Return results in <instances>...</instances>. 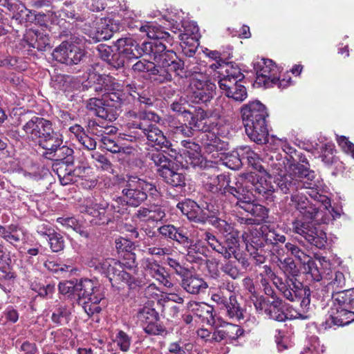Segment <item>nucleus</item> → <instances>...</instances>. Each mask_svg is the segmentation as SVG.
<instances>
[{
  "mask_svg": "<svg viewBox=\"0 0 354 354\" xmlns=\"http://www.w3.org/2000/svg\"><path fill=\"white\" fill-rule=\"evenodd\" d=\"M310 201L306 195L292 196L290 202L299 212L300 216L310 221L296 220L292 223V230L296 234L301 235L304 239L319 249L324 248L327 242L326 232L316 225L328 224L331 216L329 214H322L321 203Z\"/></svg>",
  "mask_w": 354,
  "mask_h": 354,
  "instance_id": "obj_1",
  "label": "nucleus"
},
{
  "mask_svg": "<svg viewBox=\"0 0 354 354\" xmlns=\"http://www.w3.org/2000/svg\"><path fill=\"white\" fill-rule=\"evenodd\" d=\"M131 122H127L128 128L137 130L136 133L142 138H146L147 144L157 150L166 152L173 158H176L177 150L173 148L171 141L165 136L162 130L156 126L161 117L155 112H133L129 114Z\"/></svg>",
  "mask_w": 354,
  "mask_h": 354,
  "instance_id": "obj_2",
  "label": "nucleus"
},
{
  "mask_svg": "<svg viewBox=\"0 0 354 354\" xmlns=\"http://www.w3.org/2000/svg\"><path fill=\"white\" fill-rule=\"evenodd\" d=\"M58 289L61 294L67 295L81 306L89 317L101 311L99 303L102 295L97 282L88 279H82L75 283L66 281L59 282Z\"/></svg>",
  "mask_w": 354,
  "mask_h": 354,
  "instance_id": "obj_3",
  "label": "nucleus"
},
{
  "mask_svg": "<svg viewBox=\"0 0 354 354\" xmlns=\"http://www.w3.org/2000/svg\"><path fill=\"white\" fill-rule=\"evenodd\" d=\"M306 165H306L300 162L290 165L286 174L279 175L274 178L276 191L290 194L291 198L302 195L298 193L300 189H309V191L315 189L314 187L317 186L315 181L316 175Z\"/></svg>",
  "mask_w": 354,
  "mask_h": 354,
  "instance_id": "obj_4",
  "label": "nucleus"
},
{
  "mask_svg": "<svg viewBox=\"0 0 354 354\" xmlns=\"http://www.w3.org/2000/svg\"><path fill=\"white\" fill-rule=\"evenodd\" d=\"M245 133L251 140L262 145L268 142L267 118L268 113L264 104L259 101L250 102L241 109Z\"/></svg>",
  "mask_w": 354,
  "mask_h": 354,
  "instance_id": "obj_5",
  "label": "nucleus"
},
{
  "mask_svg": "<svg viewBox=\"0 0 354 354\" xmlns=\"http://www.w3.org/2000/svg\"><path fill=\"white\" fill-rule=\"evenodd\" d=\"M122 196L115 199L118 204L138 207L148 198V194L157 196L156 185L136 176H129L120 183Z\"/></svg>",
  "mask_w": 354,
  "mask_h": 354,
  "instance_id": "obj_6",
  "label": "nucleus"
},
{
  "mask_svg": "<svg viewBox=\"0 0 354 354\" xmlns=\"http://www.w3.org/2000/svg\"><path fill=\"white\" fill-rule=\"evenodd\" d=\"M28 138L37 140L42 149H50L58 145L59 133L54 130L51 121L33 116L22 127Z\"/></svg>",
  "mask_w": 354,
  "mask_h": 354,
  "instance_id": "obj_7",
  "label": "nucleus"
},
{
  "mask_svg": "<svg viewBox=\"0 0 354 354\" xmlns=\"http://www.w3.org/2000/svg\"><path fill=\"white\" fill-rule=\"evenodd\" d=\"M158 57L157 64L153 63L149 77L152 81L158 84L171 82L173 74L180 77H187L185 63L175 53H168Z\"/></svg>",
  "mask_w": 354,
  "mask_h": 354,
  "instance_id": "obj_8",
  "label": "nucleus"
},
{
  "mask_svg": "<svg viewBox=\"0 0 354 354\" xmlns=\"http://www.w3.org/2000/svg\"><path fill=\"white\" fill-rule=\"evenodd\" d=\"M204 239L213 250L220 254L223 258L230 259L232 257H234L243 269L250 266L247 255L241 252L240 242L237 237L230 235L223 241H220L214 235L206 232L204 234Z\"/></svg>",
  "mask_w": 354,
  "mask_h": 354,
  "instance_id": "obj_9",
  "label": "nucleus"
},
{
  "mask_svg": "<svg viewBox=\"0 0 354 354\" xmlns=\"http://www.w3.org/2000/svg\"><path fill=\"white\" fill-rule=\"evenodd\" d=\"M282 270L286 276L285 282L277 278L274 283L286 299L294 300L299 295L303 288V283L297 279L300 271L295 262L290 258H286L281 262Z\"/></svg>",
  "mask_w": 354,
  "mask_h": 354,
  "instance_id": "obj_10",
  "label": "nucleus"
},
{
  "mask_svg": "<svg viewBox=\"0 0 354 354\" xmlns=\"http://www.w3.org/2000/svg\"><path fill=\"white\" fill-rule=\"evenodd\" d=\"M120 261L115 259H107L100 263V270L114 286L113 282H123L130 288L134 289L142 285V280L122 270Z\"/></svg>",
  "mask_w": 354,
  "mask_h": 354,
  "instance_id": "obj_11",
  "label": "nucleus"
},
{
  "mask_svg": "<svg viewBox=\"0 0 354 354\" xmlns=\"http://www.w3.org/2000/svg\"><path fill=\"white\" fill-rule=\"evenodd\" d=\"M88 25L83 28V30L89 37L90 42L93 43L110 39L120 30L119 23L109 18L100 19L95 27H90Z\"/></svg>",
  "mask_w": 354,
  "mask_h": 354,
  "instance_id": "obj_12",
  "label": "nucleus"
},
{
  "mask_svg": "<svg viewBox=\"0 0 354 354\" xmlns=\"http://www.w3.org/2000/svg\"><path fill=\"white\" fill-rule=\"evenodd\" d=\"M53 58L62 64L72 66L79 64L86 55L85 50L68 41H63L53 51Z\"/></svg>",
  "mask_w": 354,
  "mask_h": 354,
  "instance_id": "obj_13",
  "label": "nucleus"
},
{
  "mask_svg": "<svg viewBox=\"0 0 354 354\" xmlns=\"http://www.w3.org/2000/svg\"><path fill=\"white\" fill-rule=\"evenodd\" d=\"M266 245H268L262 227L251 230L245 249L256 265H261L266 261Z\"/></svg>",
  "mask_w": 354,
  "mask_h": 354,
  "instance_id": "obj_14",
  "label": "nucleus"
},
{
  "mask_svg": "<svg viewBox=\"0 0 354 354\" xmlns=\"http://www.w3.org/2000/svg\"><path fill=\"white\" fill-rule=\"evenodd\" d=\"M144 331L149 335H162L165 331V327L160 322L159 313L149 307L141 308L137 314Z\"/></svg>",
  "mask_w": 354,
  "mask_h": 354,
  "instance_id": "obj_15",
  "label": "nucleus"
},
{
  "mask_svg": "<svg viewBox=\"0 0 354 354\" xmlns=\"http://www.w3.org/2000/svg\"><path fill=\"white\" fill-rule=\"evenodd\" d=\"M201 143L205 153L210 156L213 161L218 162L221 156L229 149V143L221 140L214 133L208 132L202 135Z\"/></svg>",
  "mask_w": 354,
  "mask_h": 354,
  "instance_id": "obj_16",
  "label": "nucleus"
},
{
  "mask_svg": "<svg viewBox=\"0 0 354 354\" xmlns=\"http://www.w3.org/2000/svg\"><path fill=\"white\" fill-rule=\"evenodd\" d=\"M100 81L108 86L106 96L104 100L110 102L111 104L116 105L129 106V100L127 93L122 89V85L116 81L112 76H99Z\"/></svg>",
  "mask_w": 354,
  "mask_h": 354,
  "instance_id": "obj_17",
  "label": "nucleus"
},
{
  "mask_svg": "<svg viewBox=\"0 0 354 354\" xmlns=\"http://www.w3.org/2000/svg\"><path fill=\"white\" fill-rule=\"evenodd\" d=\"M354 322V311L350 310L333 301V305L328 312L325 328L333 326H343Z\"/></svg>",
  "mask_w": 354,
  "mask_h": 354,
  "instance_id": "obj_18",
  "label": "nucleus"
},
{
  "mask_svg": "<svg viewBox=\"0 0 354 354\" xmlns=\"http://www.w3.org/2000/svg\"><path fill=\"white\" fill-rule=\"evenodd\" d=\"M86 108L96 116L110 122L115 120L118 116L116 105L111 104L106 100L91 98L87 102Z\"/></svg>",
  "mask_w": 354,
  "mask_h": 354,
  "instance_id": "obj_19",
  "label": "nucleus"
},
{
  "mask_svg": "<svg viewBox=\"0 0 354 354\" xmlns=\"http://www.w3.org/2000/svg\"><path fill=\"white\" fill-rule=\"evenodd\" d=\"M158 231L164 238L178 242L183 246H194L192 233L184 227H176L174 225H164L158 227Z\"/></svg>",
  "mask_w": 354,
  "mask_h": 354,
  "instance_id": "obj_20",
  "label": "nucleus"
},
{
  "mask_svg": "<svg viewBox=\"0 0 354 354\" xmlns=\"http://www.w3.org/2000/svg\"><path fill=\"white\" fill-rule=\"evenodd\" d=\"M216 84L210 81H196L192 87L190 100L193 103L207 106L214 95Z\"/></svg>",
  "mask_w": 354,
  "mask_h": 354,
  "instance_id": "obj_21",
  "label": "nucleus"
},
{
  "mask_svg": "<svg viewBox=\"0 0 354 354\" xmlns=\"http://www.w3.org/2000/svg\"><path fill=\"white\" fill-rule=\"evenodd\" d=\"M176 207L192 222L205 223L207 218L209 217L201 206L191 199L179 202Z\"/></svg>",
  "mask_w": 354,
  "mask_h": 354,
  "instance_id": "obj_22",
  "label": "nucleus"
},
{
  "mask_svg": "<svg viewBox=\"0 0 354 354\" xmlns=\"http://www.w3.org/2000/svg\"><path fill=\"white\" fill-rule=\"evenodd\" d=\"M156 99L151 95L148 90H143L142 88L133 100L132 105L125 108L124 116L128 122H131V117L129 114L133 112H153L152 111L147 110V108L153 106Z\"/></svg>",
  "mask_w": 354,
  "mask_h": 354,
  "instance_id": "obj_23",
  "label": "nucleus"
},
{
  "mask_svg": "<svg viewBox=\"0 0 354 354\" xmlns=\"http://www.w3.org/2000/svg\"><path fill=\"white\" fill-rule=\"evenodd\" d=\"M218 84L222 93L229 98L237 102H243L247 98L246 88L241 84V81L218 80Z\"/></svg>",
  "mask_w": 354,
  "mask_h": 354,
  "instance_id": "obj_24",
  "label": "nucleus"
},
{
  "mask_svg": "<svg viewBox=\"0 0 354 354\" xmlns=\"http://www.w3.org/2000/svg\"><path fill=\"white\" fill-rule=\"evenodd\" d=\"M114 45L127 60L138 59L142 56V44L139 45L131 37L119 38Z\"/></svg>",
  "mask_w": 354,
  "mask_h": 354,
  "instance_id": "obj_25",
  "label": "nucleus"
},
{
  "mask_svg": "<svg viewBox=\"0 0 354 354\" xmlns=\"http://www.w3.org/2000/svg\"><path fill=\"white\" fill-rule=\"evenodd\" d=\"M73 165L74 162L68 163L61 160H55L53 163L52 169L57 175L62 185L73 183L75 178L79 175L77 169L73 168Z\"/></svg>",
  "mask_w": 354,
  "mask_h": 354,
  "instance_id": "obj_26",
  "label": "nucleus"
},
{
  "mask_svg": "<svg viewBox=\"0 0 354 354\" xmlns=\"http://www.w3.org/2000/svg\"><path fill=\"white\" fill-rule=\"evenodd\" d=\"M268 245L272 246V250L276 252L278 256H283L285 250L281 245L286 243V237L278 230L270 225H263L261 226Z\"/></svg>",
  "mask_w": 354,
  "mask_h": 354,
  "instance_id": "obj_27",
  "label": "nucleus"
},
{
  "mask_svg": "<svg viewBox=\"0 0 354 354\" xmlns=\"http://www.w3.org/2000/svg\"><path fill=\"white\" fill-rule=\"evenodd\" d=\"M275 66L271 59H261L254 64V69L257 73V81L259 84L263 83L266 87H270L272 78L274 77L272 72Z\"/></svg>",
  "mask_w": 354,
  "mask_h": 354,
  "instance_id": "obj_28",
  "label": "nucleus"
},
{
  "mask_svg": "<svg viewBox=\"0 0 354 354\" xmlns=\"http://www.w3.org/2000/svg\"><path fill=\"white\" fill-rule=\"evenodd\" d=\"M204 176H207L206 180L203 181L205 189L213 194H226V189L230 183L229 176L225 174L208 175L205 173Z\"/></svg>",
  "mask_w": 354,
  "mask_h": 354,
  "instance_id": "obj_29",
  "label": "nucleus"
},
{
  "mask_svg": "<svg viewBox=\"0 0 354 354\" xmlns=\"http://www.w3.org/2000/svg\"><path fill=\"white\" fill-rule=\"evenodd\" d=\"M180 286L187 292L192 295H198L208 288V284L197 274H193L188 272L181 278Z\"/></svg>",
  "mask_w": 354,
  "mask_h": 354,
  "instance_id": "obj_30",
  "label": "nucleus"
},
{
  "mask_svg": "<svg viewBox=\"0 0 354 354\" xmlns=\"http://www.w3.org/2000/svg\"><path fill=\"white\" fill-rule=\"evenodd\" d=\"M108 207L109 204L106 202L100 203L88 202L86 206L81 210V212L93 217V219L90 221L91 224L102 225L107 221L105 214Z\"/></svg>",
  "mask_w": 354,
  "mask_h": 354,
  "instance_id": "obj_31",
  "label": "nucleus"
},
{
  "mask_svg": "<svg viewBox=\"0 0 354 354\" xmlns=\"http://www.w3.org/2000/svg\"><path fill=\"white\" fill-rule=\"evenodd\" d=\"M159 176L166 184L172 187L183 188L186 185L185 174L179 169H176L174 165L163 169Z\"/></svg>",
  "mask_w": 354,
  "mask_h": 354,
  "instance_id": "obj_32",
  "label": "nucleus"
},
{
  "mask_svg": "<svg viewBox=\"0 0 354 354\" xmlns=\"http://www.w3.org/2000/svg\"><path fill=\"white\" fill-rule=\"evenodd\" d=\"M59 138L58 145L50 149H44L46 151V154L55 157V160L66 161L68 163L74 162L73 149L63 145V136L61 133H59Z\"/></svg>",
  "mask_w": 354,
  "mask_h": 354,
  "instance_id": "obj_33",
  "label": "nucleus"
},
{
  "mask_svg": "<svg viewBox=\"0 0 354 354\" xmlns=\"http://www.w3.org/2000/svg\"><path fill=\"white\" fill-rule=\"evenodd\" d=\"M192 311L203 321L214 327L218 326L217 319L214 314V308L205 303L194 302L192 304Z\"/></svg>",
  "mask_w": 354,
  "mask_h": 354,
  "instance_id": "obj_34",
  "label": "nucleus"
},
{
  "mask_svg": "<svg viewBox=\"0 0 354 354\" xmlns=\"http://www.w3.org/2000/svg\"><path fill=\"white\" fill-rule=\"evenodd\" d=\"M167 44L163 41L153 40L142 42V55H149L153 57L154 61L158 62V57L168 53H174L171 50H167Z\"/></svg>",
  "mask_w": 354,
  "mask_h": 354,
  "instance_id": "obj_35",
  "label": "nucleus"
},
{
  "mask_svg": "<svg viewBox=\"0 0 354 354\" xmlns=\"http://www.w3.org/2000/svg\"><path fill=\"white\" fill-rule=\"evenodd\" d=\"M307 194L311 198V199H314L315 201L321 203V205L323 207L322 214H329L331 216L330 220L328 221V223L335 219L336 218L340 216V213L338 211L335 210L334 208H331V209H329V207H331V205L330 200L328 196L319 194L316 189L308 191Z\"/></svg>",
  "mask_w": 354,
  "mask_h": 354,
  "instance_id": "obj_36",
  "label": "nucleus"
},
{
  "mask_svg": "<svg viewBox=\"0 0 354 354\" xmlns=\"http://www.w3.org/2000/svg\"><path fill=\"white\" fill-rule=\"evenodd\" d=\"M223 310H225V315L234 321H240L244 318L245 310L239 303L236 297L231 292L230 293V300Z\"/></svg>",
  "mask_w": 354,
  "mask_h": 354,
  "instance_id": "obj_37",
  "label": "nucleus"
},
{
  "mask_svg": "<svg viewBox=\"0 0 354 354\" xmlns=\"http://www.w3.org/2000/svg\"><path fill=\"white\" fill-rule=\"evenodd\" d=\"M62 13L65 17L73 20V23H75L76 26H79L82 29L86 26L87 24H90L91 21H93V15L90 17L88 13L80 14L77 12L75 9L70 6H66L62 10Z\"/></svg>",
  "mask_w": 354,
  "mask_h": 354,
  "instance_id": "obj_38",
  "label": "nucleus"
},
{
  "mask_svg": "<svg viewBox=\"0 0 354 354\" xmlns=\"http://www.w3.org/2000/svg\"><path fill=\"white\" fill-rule=\"evenodd\" d=\"M251 190L254 191L259 196H262L265 200L268 201H273V193L274 189L270 183H268L266 179L262 177L257 178V182L252 183Z\"/></svg>",
  "mask_w": 354,
  "mask_h": 354,
  "instance_id": "obj_39",
  "label": "nucleus"
},
{
  "mask_svg": "<svg viewBox=\"0 0 354 354\" xmlns=\"http://www.w3.org/2000/svg\"><path fill=\"white\" fill-rule=\"evenodd\" d=\"M283 308L282 299L277 297L270 301L265 313L270 319L278 322H283L287 319V316L283 312Z\"/></svg>",
  "mask_w": 354,
  "mask_h": 354,
  "instance_id": "obj_40",
  "label": "nucleus"
},
{
  "mask_svg": "<svg viewBox=\"0 0 354 354\" xmlns=\"http://www.w3.org/2000/svg\"><path fill=\"white\" fill-rule=\"evenodd\" d=\"M223 66L222 69L223 70L218 71L219 80L241 81L244 78V75L235 63L225 62Z\"/></svg>",
  "mask_w": 354,
  "mask_h": 354,
  "instance_id": "obj_41",
  "label": "nucleus"
},
{
  "mask_svg": "<svg viewBox=\"0 0 354 354\" xmlns=\"http://www.w3.org/2000/svg\"><path fill=\"white\" fill-rule=\"evenodd\" d=\"M212 114L213 113H210L209 111L204 110L203 106H201L196 109L194 114L191 112V115L189 116V118H190L189 124V125H193L198 131L206 132L208 129V127L205 125L203 120Z\"/></svg>",
  "mask_w": 354,
  "mask_h": 354,
  "instance_id": "obj_42",
  "label": "nucleus"
},
{
  "mask_svg": "<svg viewBox=\"0 0 354 354\" xmlns=\"http://www.w3.org/2000/svg\"><path fill=\"white\" fill-rule=\"evenodd\" d=\"M334 302L352 310L354 308V288L342 290L332 295Z\"/></svg>",
  "mask_w": 354,
  "mask_h": 354,
  "instance_id": "obj_43",
  "label": "nucleus"
},
{
  "mask_svg": "<svg viewBox=\"0 0 354 354\" xmlns=\"http://www.w3.org/2000/svg\"><path fill=\"white\" fill-rule=\"evenodd\" d=\"M219 161L233 170L239 169L243 164L239 149L230 153H226V151H225V153H223L218 160V162Z\"/></svg>",
  "mask_w": 354,
  "mask_h": 354,
  "instance_id": "obj_44",
  "label": "nucleus"
},
{
  "mask_svg": "<svg viewBox=\"0 0 354 354\" xmlns=\"http://www.w3.org/2000/svg\"><path fill=\"white\" fill-rule=\"evenodd\" d=\"M178 37L181 41L180 46L183 53L187 57H192L199 46V38L195 36L189 37L186 35H179Z\"/></svg>",
  "mask_w": 354,
  "mask_h": 354,
  "instance_id": "obj_45",
  "label": "nucleus"
},
{
  "mask_svg": "<svg viewBox=\"0 0 354 354\" xmlns=\"http://www.w3.org/2000/svg\"><path fill=\"white\" fill-rule=\"evenodd\" d=\"M149 158L158 167L157 173L160 175L165 169H168L174 165V162L169 159L163 153L156 152L149 155Z\"/></svg>",
  "mask_w": 354,
  "mask_h": 354,
  "instance_id": "obj_46",
  "label": "nucleus"
},
{
  "mask_svg": "<svg viewBox=\"0 0 354 354\" xmlns=\"http://www.w3.org/2000/svg\"><path fill=\"white\" fill-rule=\"evenodd\" d=\"M2 5L10 12L16 13L18 17L24 18V14L26 17H28L26 12H30L19 0H4Z\"/></svg>",
  "mask_w": 354,
  "mask_h": 354,
  "instance_id": "obj_47",
  "label": "nucleus"
},
{
  "mask_svg": "<svg viewBox=\"0 0 354 354\" xmlns=\"http://www.w3.org/2000/svg\"><path fill=\"white\" fill-rule=\"evenodd\" d=\"M99 141L101 142V147L113 153H116L120 151V145L118 144L115 139L112 138L106 132H100Z\"/></svg>",
  "mask_w": 354,
  "mask_h": 354,
  "instance_id": "obj_48",
  "label": "nucleus"
},
{
  "mask_svg": "<svg viewBox=\"0 0 354 354\" xmlns=\"http://www.w3.org/2000/svg\"><path fill=\"white\" fill-rule=\"evenodd\" d=\"M189 104L188 102L184 97H179L177 100H175L171 104L170 109L172 111L178 113V115H182L184 118H187L189 119V116L191 115V111L189 110Z\"/></svg>",
  "mask_w": 354,
  "mask_h": 354,
  "instance_id": "obj_49",
  "label": "nucleus"
},
{
  "mask_svg": "<svg viewBox=\"0 0 354 354\" xmlns=\"http://www.w3.org/2000/svg\"><path fill=\"white\" fill-rule=\"evenodd\" d=\"M330 279L331 281L328 283L327 287L328 288L332 289V295L335 292H342V290H341L344 288L346 285L344 274L342 272L337 271L331 275Z\"/></svg>",
  "mask_w": 354,
  "mask_h": 354,
  "instance_id": "obj_50",
  "label": "nucleus"
},
{
  "mask_svg": "<svg viewBox=\"0 0 354 354\" xmlns=\"http://www.w3.org/2000/svg\"><path fill=\"white\" fill-rule=\"evenodd\" d=\"M335 150L334 147L330 144H326L322 149L321 158L322 162L326 166H331L338 162V158L335 156Z\"/></svg>",
  "mask_w": 354,
  "mask_h": 354,
  "instance_id": "obj_51",
  "label": "nucleus"
},
{
  "mask_svg": "<svg viewBox=\"0 0 354 354\" xmlns=\"http://www.w3.org/2000/svg\"><path fill=\"white\" fill-rule=\"evenodd\" d=\"M43 234L47 236L50 249L53 252H58L64 249V240L61 234L57 232Z\"/></svg>",
  "mask_w": 354,
  "mask_h": 354,
  "instance_id": "obj_52",
  "label": "nucleus"
},
{
  "mask_svg": "<svg viewBox=\"0 0 354 354\" xmlns=\"http://www.w3.org/2000/svg\"><path fill=\"white\" fill-rule=\"evenodd\" d=\"M221 270L233 279H239L242 275L236 261H227L222 265Z\"/></svg>",
  "mask_w": 354,
  "mask_h": 354,
  "instance_id": "obj_53",
  "label": "nucleus"
},
{
  "mask_svg": "<svg viewBox=\"0 0 354 354\" xmlns=\"http://www.w3.org/2000/svg\"><path fill=\"white\" fill-rule=\"evenodd\" d=\"M70 312L65 306L58 307L52 315V321L57 324H67L69 321Z\"/></svg>",
  "mask_w": 354,
  "mask_h": 354,
  "instance_id": "obj_54",
  "label": "nucleus"
},
{
  "mask_svg": "<svg viewBox=\"0 0 354 354\" xmlns=\"http://www.w3.org/2000/svg\"><path fill=\"white\" fill-rule=\"evenodd\" d=\"M148 37L153 40L164 41L169 44H171L173 42V37L169 32L163 31L156 26H153L152 30L149 31L148 33Z\"/></svg>",
  "mask_w": 354,
  "mask_h": 354,
  "instance_id": "obj_55",
  "label": "nucleus"
},
{
  "mask_svg": "<svg viewBox=\"0 0 354 354\" xmlns=\"http://www.w3.org/2000/svg\"><path fill=\"white\" fill-rule=\"evenodd\" d=\"M306 266L307 267L305 268L306 270L311 275L314 281L318 282L326 277H324V273L321 271L320 267L314 260L312 259L311 261H308Z\"/></svg>",
  "mask_w": 354,
  "mask_h": 354,
  "instance_id": "obj_56",
  "label": "nucleus"
},
{
  "mask_svg": "<svg viewBox=\"0 0 354 354\" xmlns=\"http://www.w3.org/2000/svg\"><path fill=\"white\" fill-rule=\"evenodd\" d=\"M127 60V59L116 48L115 52H113L107 64L113 68L120 69L124 66Z\"/></svg>",
  "mask_w": 354,
  "mask_h": 354,
  "instance_id": "obj_57",
  "label": "nucleus"
},
{
  "mask_svg": "<svg viewBox=\"0 0 354 354\" xmlns=\"http://www.w3.org/2000/svg\"><path fill=\"white\" fill-rule=\"evenodd\" d=\"M192 245H194V246H185L187 248V259L191 262L200 263L202 261H203V258L200 256V254L202 253L200 252V248L196 243L194 239Z\"/></svg>",
  "mask_w": 354,
  "mask_h": 354,
  "instance_id": "obj_58",
  "label": "nucleus"
},
{
  "mask_svg": "<svg viewBox=\"0 0 354 354\" xmlns=\"http://www.w3.org/2000/svg\"><path fill=\"white\" fill-rule=\"evenodd\" d=\"M146 268L150 271V273L153 277L156 278L157 280H161V278H163L165 269L160 266L156 261L147 260Z\"/></svg>",
  "mask_w": 354,
  "mask_h": 354,
  "instance_id": "obj_59",
  "label": "nucleus"
},
{
  "mask_svg": "<svg viewBox=\"0 0 354 354\" xmlns=\"http://www.w3.org/2000/svg\"><path fill=\"white\" fill-rule=\"evenodd\" d=\"M35 41L32 44V47L37 48L38 50L43 51L47 47H50V39L47 35L44 32L35 33Z\"/></svg>",
  "mask_w": 354,
  "mask_h": 354,
  "instance_id": "obj_60",
  "label": "nucleus"
},
{
  "mask_svg": "<svg viewBox=\"0 0 354 354\" xmlns=\"http://www.w3.org/2000/svg\"><path fill=\"white\" fill-rule=\"evenodd\" d=\"M115 342L121 351L127 352L129 349L131 338L125 332L120 330L115 336Z\"/></svg>",
  "mask_w": 354,
  "mask_h": 354,
  "instance_id": "obj_61",
  "label": "nucleus"
},
{
  "mask_svg": "<svg viewBox=\"0 0 354 354\" xmlns=\"http://www.w3.org/2000/svg\"><path fill=\"white\" fill-rule=\"evenodd\" d=\"M153 62L145 59L138 60L132 66V70L135 73H148L150 76Z\"/></svg>",
  "mask_w": 354,
  "mask_h": 354,
  "instance_id": "obj_62",
  "label": "nucleus"
},
{
  "mask_svg": "<svg viewBox=\"0 0 354 354\" xmlns=\"http://www.w3.org/2000/svg\"><path fill=\"white\" fill-rule=\"evenodd\" d=\"M192 346L190 344H183L180 341L171 342L169 344L168 351L174 354H186L187 351H190Z\"/></svg>",
  "mask_w": 354,
  "mask_h": 354,
  "instance_id": "obj_63",
  "label": "nucleus"
},
{
  "mask_svg": "<svg viewBox=\"0 0 354 354\" xmlns=\"http://www.w3.org/2000/svg\"><path fill=\"white\" fill-rule=\"evenodd\" d=\"M337 142L342 149L352 157L354 156V144L348 140L346 136H337Z\"/></svg>",
  "mask_w": 354,
  "mask_h": 354,
  "instance_id": "obj_64",
  "label": "nucleus"
}]
</instances>
